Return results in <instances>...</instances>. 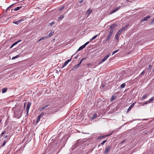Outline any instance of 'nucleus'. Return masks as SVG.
<instances>
[{"label": "nucleus", "mask_w": 154, "mask_h": 154, "mask_svg": "<svg viewBox=\"0 0 154 154\" xmlns=\"http://www.w3.org/2000/svg\"><path fill=\"white\" fill-rule=\"evenodd\" d=\"M11 18V17H8L7 18V20H9L10 18Z\"/></svg>", "instance_id": "nucleus-56"}, {"label": "nucleus", "mask_w": 154, "mask_h": 154, "mask_svg": "<svg viewBox=\"0 0 154 154\" xmlns=\"http://www.w3.org/2000/svg\"><path fill=\"white\" fill-rule=\"evenodd\" d=\"M124 142H125V140H123L122 141L121 143H123Z\"/></svg>", "instance_id": "nucleus-57"}, {"label": "nucleus", "mask_w": 154, "mask_h": 154, "mask_svg": "<svg viewBox=\"0 0 154 154\" xmlns=\"http://www.w3.org/2000/svg\"><path fill=\"white\" fill-rule=\"evenodd\" d=\"M119 35H117L116 33V35H115V38L116 39V40H119V36H118Z\"/></svg>", "instance_id": "nucleus-34"}, {"label": "nucleus", "mask_w": 154, "mask_h": 154, "mask_svg": "<svg viewBox=\"0 0 154 154\" xmlns=\"http://www.w3.org/2000/svg\"><path fill=\"white\" fill-rule=\"evenodd\" d=\"M7 142V141H6L5 140H4V142L3 143L2 145V146H4L5 145Z\"/></svg>", "instance_id": "nucleus-36"}, {"label": "nucleus", "mask_w": 154, "mask_h": 154, "mask_svg": "<svg viewBox=\"0 0 154 154\" xmlns=\"http://www.w3.org/2000/svg\"><path fill=\"white\" fill-rule=\"evenodd\" d=\"M83 2V0H81V1H80L79 2V3H82Z\"/></svg>", "instance_id": "nucleus-53"}, {"label": "nucleus", "mask_w": 154, "mask_h": 154, "mask_svg": "<svg viewBox=\"0 0 154 154\" xmlns=\"http://www.w3.org/2000/svg\"><path fill=\"white\" fill-rule=\"evenodd\" d=\"M79 67V66L77 64L75 65L73 67H72V68L71 69V71L75 70L76 69Z\"/></svg>", "instance_id": "nucleus-13"}, {"label": "nucleus", "mask_w": 154, "mask_h": 154, "mask_svg": "<svg viewBox=\"0 0 154 154\" xmlns=\"http://www.w3.org/2000/svg\"><path fill=\"white\" fill-rule=\"evenodd\" d=\"M55 21H53L51 23H50V25L51 26H52V25H53L54 24H55Z\"/></svg>", "instance_id": "nucleus-38"}, {"label": "nucleus", "mask_w": 154, "mask_h": 154, "mask_svg": "<svg viewBox=\"0 0 154 154\" xmlns=\"http://www.w3.org/2000/svg\"><path fill=\"white\" fill-rule=\"evenodd\" d=\"M24 20V19L23 18L21 19L20 20H18L17 21H13V23L16 24L17 25L19 24L20 22Z\"/></svg>", "instance_id": "nucleus-8"}, {"label": "nucleus", "mask_w": 154, "mask_h": 154, "mask_svg": "<svg viewBox=\"0 0 154 154\" xmlns=\"http://www.w3.org/2000/svg\"><path fill=\"white\" fill-rule=\"evenodd\" d=\"M150 18V17L149 16H146L145 17H144L142 20L143 21H145L148 18Z\"/></svg>", "instance_id": "nucleus-21"}, {"label": "nucleus", "mask_w": 154, "mask_h": 154, "mask_svg": "<svg viewBox=\"0 0 154 154\" xmlns=\"http://www.w3.org/2000/svg\"><path fill=\"white\" fill-rule=\"evenodd\" d=\"M8 137V135L7 134H5L4 136H3V137L5 138H7Z\"/></svg>", "instance_id": "nucleus-41"}, {"label": "nucleus", "mask_w": 154, "mask_h": 154, "mask_svg": "<svg viewBox=\"0 0 154 154\" xmlns=\"http://www.w3.org/2000/svg\"><path fill=\"white\" fill-rule=\"evenodd\" d=\"M92 11L91 9H88L86 11V14L89 15L92 12Z\"/></svg>", "instance_id": "nucleus-15"}, {"label": "nucleus", "mask_w": 154, "mask_h": 154, "mask_svg": "<svg viewBox=\"0 0 154 154\" xmlns=\"http://www.w3.org/2000/svg\"><path fill=\"white\" fill-rule=\"evenodd\" d=\"M149 103V102H148V101H146V102H145V103H144L143 105H144L145 104H147V103Z\"/></svg>", "instance_id": "nucleus-52"}, {"label": "nucleus", "mask_w": 154, "mask_h": 154, "mask_svg": "<svg viewBox=\"0 0 154 154\" xmlns=\"http://www.w3.org/2000/svg\"><path fill=\"white\" fill-rule=\"evenodd\" d=\"M47 38V36H43L40 39L38 40V41H42L43 40H44V39Z\"/></svg>", "instance_id": "nucleus-26"}, {"label": "nucleus", "mask_w": 154, "mask_h": 154, "mask_svg": "<svg viewBox=\"0 0 154 154\" xmlns=\"http://www.w3.org/2000/svg\"><path fill=\"white\" fill-rule=\"evenodd\" d=\"M16 4V3H14V4H12V5H11L10 6H9V7H8L6 9V11H5V12H7V11H8V10L11 7V6L13 5H15V4Z\"/></svg>", "instance_id": "nucleus-29"}, {"label": "nucleus", "mask_w": 154, "mask_h": 154, "mask_svg": "<svg viewBox=\"0 0 154 154\" xmlns=\"http://www.w3.org/2000/svg\"><path fill=\"white\" fill-rule=\"evenodd\" d=\"M82 62H81V61H80V62L78 64H77V65L79 66L80 65V64H81V63H82Z\"/></svg>", "instance_id": "nucleus-48"}, {"label": "nucleus", "mask_w": 154, "mask_h": 154, "mask_svg": "<svg viewBox=\"0 0 154 154\" xmlns=\"http://www.w3.org/2000/svg\"><path fill=\"white\" fill-rule=\"evenodd\" d=\"M135 104V103H132L131 105L129 107L127 111V112H128L129 111L131 110L132 107L134 106Z\"/></svg>", "instance_id": "nucleus-10"}, {"label": "nucleus", "mask_w": 154, "mask_h": 154, "mask_svg": "<svg viewBox=\"0 0 154 154\" xmlns=\"http://www.w3.org/2000/svg\"><path fill=\"white\" fill-rule=\"evenodd\" d=\"M106 141V140L103 141L101 143V144L102 145H103Z\"/></svg>", "instance_id": "nucleus-43"}, {"label": "nucleus", "mask_w": 154, "mask_h": 154, "mask_svg": "<svg viewBox=\"0 0 154 154\" xmlns=\"http://www.w3.org/2000/svg\"><path fill=\"white\" fill-rule=\"evenodd\" d=\"M116 97L115 96H113L111 97V98L110 99V101H112L113 100H114L115 98H116Z\"/></svg>", "instance_id": "nucleus-20"}, {"label": "nucleus", "mask_w": 154, "mask_h": 154, "mask_svg": "<svg viewBox=\"0 0 154 154\" xmlns=\"http://www.w3.org/2000/svg\"><path fill=\"white\" fill-rule=\"evenodd\" d=\"M48 106H49V105H45V106H43L42 107L40 108V111H41L43 110L44 109H45L47 107H48Z\"/></svg>", "instance_id": "nucleus-14"}, {"label": "nucleus", "mask_w": 154, "mask_h": 154, "mask_svg": "<svg viewBox=\"0 0 154 154\" xmlns=\"http://www.w3.org/2000/svg\"><path fill=\"white\" fill-rule=\"evenodd\" d=\"M97 116V114H94L93 116L91 118V120H93L95 118H96Z\"/></svg>", "instance_id": "nucleus-25"}, {"label": "nucleus", "mask_w": 154, "mask_h": 154, "mask_svg": "<svg viewBox=\"0 0 154 154\" xmlns=\"http://www.w3.org/2000/svg\"><path fill=\"white\" fill-rule=\"evenodd\" d=\"M6 132L5 131H3L0 135L1 137H2L4 135V134H5V133Z\"/></svg>", "instance_id": "nucleus-31"}, {"label": "nucleus", "mask_w": 154, "mask_h": 154, "mask_svg": "<svg viewBox=\"0 0 154 154\" xmlns=\"http://www.w3.org/2000/svg\"><path fill=\"white\" fill-rule=\"evenodd\" d=\"M64 7L63 6H62L61 8L59 9V11H61L64 8Z\"/></svg>", "instance_id": "nucleus-44"}, {"label": "nucleus", "mask_w": 154, "mask_h": 154, "mask_svg": "<svg viewBox=\"0 0 154 154\" xmlns=\"http://www.w3.org/2000/svg\"><path fill=\"white\" fill-rule=\"evenodd\" d=\"M121 7V6H119L118 7L116 8L115 9H113L110 12V14H112L113 13L116 12L118 10H119L120 8Z\"/></svg>", "instance_id": "nucleus-7"}, {"label": "nucleus", "mask_w": 154, "mask_h": 154, "mask_svg": "<svg viewBox=\"0 0 154 154\" xmlns=\"http://www.w3.org/2000/svg\"><path fill=\"white\" fill-rule=\"evenodd\" d=\"M124 30H123V29L122 28L117 32L116 34L117 35H119Z\"/></svg>", "instance_id": "nucleus-11"}, {"label": "nucleus", "mask_w": 154, "mask_h": 154, "mask_svg": "<svg viewBox=\"0 0 154 154\" xmlns=\"http://www.w3.org/2000/svg\"><path fill=\"white\" fill-rule=\"evenodd\" d=\"M64 17V16L63 15H61L59 17V20H61Z\"/></svg>", "instance_id": "nucleus-37"}, {"label": "nucleus", "mask_w": 154, "mask_h": 154, "mask_svg": "<svg viewBox=\"0 0 154 154\" xmlns=\"http://www.w3.org/2000/svg\"><path fill=\"white\" fill-rule=\"evenodd\" d=\"M112 34L109 33L108 35L106 38V41H108L110 40L111 39V37L112 36Z\"/></svg>", "instance_id": "nucleus-12"}, {"label": "nucleus", "mask_w": 154, "mask_h": 154, "mask_svg": "<svg viewBox=\"0 0 154 154\" xmlns=\"http://www.w3.org/2000/svg\"><path fill=\"white\" fill-rule=\"evenodd\" d=\"M107 41H106V39L105 40H103V43H105Z\"/></svg>", "instance_id": "nucleus-47"}, {"label": "nucleus", "mask_w": 154, "mask_h": 154, "mask_svg": "<svg viewBox=\"0 0 154 154\" xmlns=\"http://www.w3.org/2000/svg\"><path fill=\"white\" fill-rule=\"evenodd\" d=\"M129 26V24H128L126 25L124 27H122V28L123 29V30H126L127 28L128 27V26Z\"/></svg>", "instance_id": "nucleus-27"}, {"label": "nucleus", "mask_w": 154, "mask_h": 154, "mask_svg": "<svg viewBox=\"0 0 154 154\" xmlns=\"http://www.w3.org/2000/svg\"><path fill=\"white\" fill-rule=\"evenodd\" d=\"M22 8V6H19L17 7L16 8H15L13 10L14 11H17L19 10L20 9Z\"/></svg>", "instance_id": "nucleus-18"}, {"label": "nucleus", "mask_w": 154, "mask_h": 154, "mask_svg": "<svg viewBox=\"0 0 154 154\" xmlns=\"http://www.w3.org/2000/svg\"><path fill=\"white\" fill-rule=\"evenodd\" d=\"M44 113L43 112H42L39 115L38 117H39V118L40 119L41 117L42 116H43V115H44Z\"/></svg>", "instance_id": "nucleus-32"}, {"label": "nucleus", "mask_w": 154, "mask_h": 154, "mask_svg": "<svg viewBox=\"0 0 154 154\" xmlns=\"http://www.w3.org/2000/svg\"><path fill=\"white\" fill-rule=\"evenodd\" d=\"M54 31L52 30L48 34V35L47 36V38H48L51 36H52L54 34Z\"/></svg>", "instance_id": "nucleus-9"}, {"label": "nucleus", "mask_w": 154, "mask_h": 154, "mask_svg": "<svg viewBox=\"0 0 154 154\" xmlns=\"http://www.w3.org/2000/svg\"><path fill=\"white\" fill-rule=\"evenodd\" d=\"M111 148V146H109L107 147L105 149V151L103 152L104 154H107L110 151Z\"/></svg>", "instance_id": "nucleus-5"}, {"label": "nucleus", "mask_w": 154, "mask_h": 154, "mask_svg": "<svg viewBox=\"0 0 154 154\" xmlns=\"http://www.w3.org/2000/svg\"><path fill=\"white\" fill-rule=\"evenodd\" d=\"M42 154H44L43 153Z\"/></svg>", "instance_id": "nucleus-61"}, {"label": "nucleus", "mask_w": 154, "mask_h": 154, "mask_svg": "<svg viewBox=\"0 0 154 154\" xmlns=\"http://www.w3.org/2000/svg\"><path fill=\"white\" fill-rule=\"evenodd\" d=\"M154 100V97H152L150 99H149V103H151L152 101H153Z\"/></svg>", "instance_id": "nucleus-30"}, {"label": "nucleus", "mask_w": 154, "mask_h": 154, "mask_svg": "<svg viewBox=\"0 0 154 154\" xmlns=\"http://www.w3.org/2000/svg\"><path fill=\"white\" fill-rule=\"evenodd\" d=\"M31 104V102H28L27 105L26 107V112H27L26 116H28L29 112V109L30 108V106Z\"/></svg>", "instance_id": "nucleus-3"}, {"label": "nucleus", "mask_w": 154, "mask_h": 154, "mask_svg": "<svg viewBox=\"0 0 154 154\" xmlns=\"http://www.w3.org/2000/svg\"><path fill=\"white\" fill-rule=\"evenodd\" d=\"M145 72V70H143L142 72L140 74L139 76L140 77H141L142 75L144 74V73Z\"/></svg>", "instance_id": "nucleus-28"}, {"label": "nucleus", "mask_w": 154, "mask_h": 154, "mask_svg": "<svg viewBox=\"0 0 154 154\" xmlns=\"http://www.w3.org/2000/svg\"><path fill=\"white\" fill-rule=\"evenodd\" d=\"M116 26V24L115 23L112 24V25L110 26L109 27L110 31L109 32V33L111 34H112L114 32L115 29V27Z\"/></svg>", "instance_id": "nucleus-2"}, {"label": "nucleus", "mask_w": 154, "mask_h": 154, "mask_svg": "<svg viewBox=\"0 0 154 154\" xmlns=\"http://www.w3.org/2000/svg\"><path fill=\"white\" fill-rule=\"evenodd\" d=\"M106 137V135H103L100 136L98 137V139H102Z\"/></svg>", "instance_id": "nucleus-16"}, {"label": "nucleus", "mask_w": 154, "mask_h": 154, "mask_svg": "<svg viewBox=\"0 0 154 154\" xmlns=\"http://www.w3.org/2000/svg\"><path fill=\"white\" fill-rule=\"evenodd\" d=\"M17 42H15V43H14V44H13L11 45V46L10 47V48H12L15 45H16V44H17Z\"/></svg>", "instance_id": "nucleus-33"}, {"label": "nucleus", "mask_w": 154, "mask_h": 154, "mask_svg": "<svg viewBox=\"0 0 154 154\" xmlns=\"http://www.w3.org/2000/svg\"><path fill=\"white\" fill-rule=\"evenodd\" d=\"M119 50H116L115 51H114L112 53V55H113L114 54H115L116 52H118L119 51Z\"/></svg>", "instance_id": "nucleus-42"}, {"label": "nucleus", "mask_w": 154, "mask_h": 154, "mask_svg": "<svg viewBox=\"0 0 154 154\" xmlns=\"http://www.w3.org/2000/svg\"><path fill=\"white\" fill-rule=\"evenodd\" d=\"M98 35H95L94 36H93L92 38L90 40V42H91L92 41V40L94 39H95L97 37Z\"/></svg>", "instance_id": "nucleus-24"}, {"label": "nucleus", "mask_w": 154, "mask_h": 154, "mask_svg": "<svg viewBox=\"0 0 154 154\" xmlns=\"http://www.w3.org/2000/svg\"><path fill=\"white\" fill-rule=\"evenodd\" d=\"M148 96L147 94H146L144 95L141 98V100H144L145 98L147 97Z\"/></svg>", "instance_id": "nucleus-17"}, {"label": "nucleus", "mask_w": 154, "mask_h": 154, "mask_svg": "<svg viewBox=\"0 0 154 154\" xmlns=\"http://www.w3.org/2000/svg\"><path fill=\"white\" fill-rule=\"evenodd\" d=\"M14 115L17 118H19L22 115V112L18 110L14 112Z\"/></svg>", "instance_id": "nucleus-1"}, {"label": "nucleus", "mask_w": 154, "mask_h": 154, "mask_svg": "<svg viewBox=\"0 0 154 154\" xmlns=\"http://www.w3.org/2000/svg\"><path fill=\"white\" fill-rule=\"evenodd\" d=\"M7 88H3L2 90V93H5L6 92L7 90Z\"/></svg>", "instance_id": "nucleus-19"}, {"label": "nucleus", "mask_w": 154, "mask_h": 154, "mask_svg": "<svg viewBox=\"0 0 154 154\" xmlns=\"http://www.w3.org/2000/svg\"><path fill=\"white\" fill-rule=\"evenodd\" d=\"M14 10V9H11V11H14V10Z\"/></svg>", "instance_id": "nucleus-59"}, {"label": "nucleus", "mask_w": 154, "mask_h": 154, "mask_svg": "<svg viewBox=\"0 0 154 154\" xmlns=\"http://www.w3.org/2000/svg\"><path fill=\"white\" fill-rule=\"evenodd\" d=\"M21 41V40H19L16 42H17V43H18V42H20Z\"/></svg>", "instance_id": "nucleus-55"}, {"label": "nucleus", "mask_w": 154, "mask_h": 154, "mask_svg": "<svg viewBox=\"0 0 154 154\" xmlns=\"http://www.w3.org/2000/svg\"><path fill=\"white\" fill-rule=\"evenodd\" d=\"M126 85V84L125 83H123L121 84L120 86V88H124Z\"/></svg>", "instance_id": "nucleus-22"}, {"label": "nucleus", "mask_w": 154, "mask_h": 154, "mask_svg": "<svg viewBox=\"0 0 154 154\" xmlns=\"http://www.w3.org/2000/svg\"><path fill=\"white\" fill-rule=\"evenodd\" d=\"M40 119L38 117H37V120L36 122V123H37L40 120Z\"/></svg>", "instance_id": "nucleus-35"}, {"label": "nucleus", "mask_w": 154, "mask_h": 154, "mask_svg": "<svg viewBox=\"0 0 154 154\" xmlns=\"http://www.w3.org/2000/svg\"><path fill=\"white\" fill-rule=\"evenodd\" d=\"M112 134V132L110 133V134H108L107 135H106V137L110 136Z\"/></svg>", "instance_id": "nucleus-45"}, {"label": "nucleus", "mask_w": 154, "mask_h": 154, "mask_svg": "<svg viewBox=\"0 0 154 154\" xmlns=\"http://www.w3.org/2000/svg\"><path fill=\"white\" fill-rule=\"evenodd\" d=\"M2 120L1 119H0V123H1V122Z\"/></svg>", "instance_id": "nucleus-60"}, {"label": "nucleus", "mask_w": 154, "mask_h": 154, "mask_svg": "<svg viewBox=\"0 0 154 154\" xmlns=\"http://www.w3.org/2000/svg\"><path fill=\"white\" fill-rule=\"evenodd\" d=\"M75 54H74L73 55H72V57H71V58H72V56L74 55H75ZM72 60V58H71V59H68V60H66L64 63V64L62 65V66L61 67V68H64L66 66L67 64L68 63L70 62L71 61V60Z\"/></svg>", "instance_id": "nucleus-4"}, {"label": "nucleus", "mask_w": 154, "mask_h": 154, "mask_svg": "<svg viewBox=\"0 0 154 154\" xmlns=\"http://www.w3.org/2000/svg\"><path fill=\"white\" fill-rule=\"evenodd\" d=\"M82 62H81V61H80V62L78 64H77V65L79 66L80 65V64H81V63H82Z\"/></svg>", "instance_id": "nucleus-49"}, {"label": "nucleus", "mask_w": 154, "mask_h": 154, "mask_svg": "<svg viewBox=\"0 0 154 154\" xmlns=\"http://www.w3.org/2000/svg\"><path fill=\"white\" fill-rule=\"evenodd\" d=\"M151 23H154V18L151 21Z\"/></svg>", "instance_id": "nucleus-46"}, {"label": "nucleus", "mask_w": 154, "mask_h": 154, "mask_svg": "<svg viewBox=\"0 0 154 154\" xmlns=\"http://www.w3.org/2000/svg\"><path fill=\"white\" fill-rule=\"evenodd\" d=\"M25 105H26V103H24V108H25Z\"/></svg>", "instance_id": "nucleus-58"}, {"label": "nucleus", "mask_w": 154, "mask_h": 154, "mask_svg": "<svg viewBox=\"0 0 154 154\" xmlns=\"http://www.w3.org/2000/svg\"><path fill=\"white\" fill-rule=\"evenodd\" d=\"M18 57V55H17L16 56H15V57H13L12 58V60H14L16 58H17Z\"/></svg>", "instance_id": "nucleus-39"}, {"label": "nucleus", "mask_w": 154, "mask_h": 154, "mask_svg": "<svg viewBox=\"0 0 154 154\" xmlns=\"http://www.w3.org/2000/svg\"><path fill=\"white\" fill-rule=\"evenodd\" d=\"M86 58H83V59H81V60L80 61L82 62Z\"/></svg>", "instance_id": "nucleus-50"}, {"label": "nucleus", "mask_w": 154, "mask_h": 154, "mask_svg": "<svg viewBox=\"0 0 154 154\" xmlns=\"http://www.w3.org/2000/svg\"><path fill=\"white\" fill-rule=\"evenodd\" d=\"M152 66L151 64H150L149 65V67H148V69H150L151 68V67Z\"/></svg>", "instance_id": "nucleus-51"}, {"label": "nucleus", "mask_w": 154, "mask_h": 154, "mask_svg": "<svg viewBox=\"0 0 154 154\" xmlns=\"http://www.w3.org/2000/svg\"><path fill=\"white\" fill-rule=\"evenodd\" d=\"M84 48H85L84 47L83 45L80 47L78 49L77 51H80L83 49Z\"/></svg>", "instance_id": "nucleus-23"}, {"label": "nucleus", "mask_w": 154, "mask_h": 154, "mask_svg": "<svg viewBox=\"0 0 154 154\" xmlns=\"http://www.w3.org/2000/svg\"><path fill=\"white\" fill-rule=\"evenodd\" d=\"M110 54H107L106 56H105L104 58L102 59L100 62V63H102L103 62L105 61L110 56Z\"/></svg>", "instance_id": "nucleus-6"}, {"label": "nucleus", "mask_w": 154, "mask_h": 154, "mask_svg": "<svg viewBox=\"0 0 154 154\" xmlns=\"http://www.w3.org/2000/svg\"><path fill=\"white\" fill-rule=\"evenodd\" d=\"M78 55H77L75 57H74V58L75 59H77V58H78Z\"/></svg>", "instance_id": "nucleus-54"}, {"label": "nucleus", "mask_w": 154, "mask_h": 154, "mask_svg": "<svg viewBox=\"0 0 154 154\" xmlns=\"http://www.w3.org/2000/svg\"><path fill=\"white\" fill-rule=\"evenodd\" d=\"M89 42H87L85 43V44L84 45H83V46L85 48V47L86 46V45H87L88 43H89Z\"/></svg>", "instance_id": "nucleus-40"}]
</instances>
